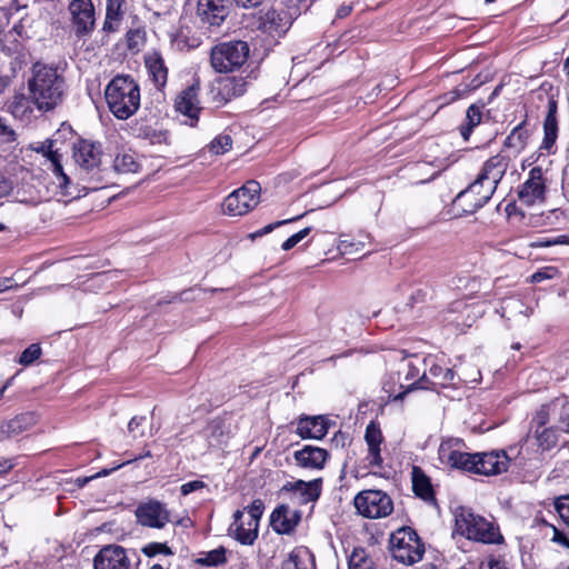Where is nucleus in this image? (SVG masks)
Here are the masks:
<instances>
[{"label": "nucleus", "instance_id": "obj_57", "mask_svg": "<svg viewBox=\"0 0 569 569\" xmlns=\"http://www.w3.org/2000/svg\"><path fill=\"white\" fill-rule=\"evenodd\" d=\"M281 569H301L298 555L291 553L289 558L282 562Z\"/></svg>", "mask_w": 569, "mask_h": 569}, {"label": "nucleus", "instance_id": "obj_41", "mask_svg": "<svg viewBox=\"0 0 569 569\" xmlns=\"http://www.w3.org/2000/svg\"><path fill=\"white\" fill-rule=\"evenodd\" d=\"M146 42V31L142 28L130 29L127 32V44L131 51L138 52Z\"/></svg>", "mask_w": 569, "mask_h": 569}, {"label": "nucleus", "instance_id": "obj_4", "mask_svg": "<svg viewBox=\"0 0 569 569\" xmlns=\"http://www.w3.org/2000/svg\"><path fill=\"white\" fill-rule=\"evenodd\" d=\"M453 532L469 540L486 545L503 542V537L497 525L465 507H459L455 511Z\"/></svg>", "mask_w": 569, "mask_h": 569}, {"label": "nucleus", "instance_id": "obj_30", "mask_svg": "<svg viewBox=\"0 0 569 569\" xmlns=\"http://www.w3.org/2000/svg\"><path fill=\"white\" fill-rule=\"evenodd\" d=\"M124 0H106V19L103 29L114 31L124 14Z\"/></svg>", "mask_w": 569, "mask_h": 569}, {"label": "nucleus", "instance_id": "obj_53", "mask_svg": "<svg viewBox=\"0 0 569 569\" xmlns=\"http://www.w3.org/2000/svg\"><path fill=\"white\" fill-rule=\"evenodd\" d=\"M0 140L2 142H7V143L16 140L14 131L3 122L1 117H0Z\"/></svg>", "mask_w": 569, "mask_h": 569}, {"label": "nucleus", "instance_id": "obj_42", "mask_svg": "<svg viewBox=\"0 0 569 569\" xmlns=\"http://www.w3.org/2000/svg\"><path fill=\"white\" fill-rule=\"evenodd\" d=\"M429 375L438 380L436 383L441 386L450 385L455 378V372L452 369L442 368L438 365H433L430 367Z\"/></svg>", "mask_w": 569, "mask_h": 569}, {"label": "nucleus", "instance_id": "obj_26", "mask_svg": "<svg viewBox=\"0 0 569 569\" xmlns=\"http://www.w3.org/2000/svg\"><path fill=\"white\" fill-rule=\"evenodd\" d=\"M204 433L211 447H221L231 438V423L226 419L216 418L208 423Z\"/></svg>", "mask_w": 569, "mask_h": 569}, {"label": "nucleus", "instance_id": "obj_18", "mask_svg": "<svg viewBox=\"0 0 569 569\" xmlns=\"http://www.w3.org/2000/svg\"><path fill=\"white\" fill-rule=\"evenodd\" d=\"M130 566L127 550L118 545L104 546L93 559L94 569H129Z\"/></svg>", "mask_w": 569, "mask_h": 569}, {"label": "nucleus", "instance_id": "obj_44", "mask_svg": "<svg viewBox=\"0 0 569 569\" xmlns=\"http://www.w3.org/2000/svg\"><path fill=\"white\" fill-rule=\"evenodd\" d=\"M42 353L41 347L38 343L30 345L22 351L18 362L24 367L31 366L36 360L40 358Z\"/></svg>", "mask_w": 569, "mask_h": 569}, {"label": "nucleus", "instance_id": "obj_22", "mask_svg": "<svg viewBox=\"0 0 569 569\" xmlns=\"http://www.w3.org/2000/svg\"><path fill=\"white\" fill-rule=\"evenodd\" d=\"M329 429V420L323 416L300 417L296 433L302 439H322Z\"/></svg>", "mask_w": 569, "mask_h": 569}, {"label": "nucleus", "instance_id": "obj_43", "mask_svg": "<svg viewBox=\"0 0 569 569\" xmlns=\"http://www.w3.org/2000/svg\"><path fill=\"white\" fill-rule=\"evenodd\" d=\"M232 147V139L229 134L217 136L208 146L209 151L213 154H223Z\"/></svg>", "mask_w": 569, "mask_h": 569}, {"label": "nucleus", "instance_id": "obj_25", "mask_svg": "<svg viewBox=\"0 0 569 569\" xmlns=\"http://www.w3.org/2000/svg\"><path fill=\"white\" fill-rule=\"evenodd\" d=\"M365 440L368 446L367 460L369 461V465L375 467H381L382 457L380 446L382 443L383 437L378 425L371 421L367 426Z\"/></svg>", "mask_w": 569, "mask_h": 569}, {"label": "nucleus", "instance_id": "obj_51", "mask_svg": "<svg viewBox=\"0 0 569 569\" xmlns=\"http://www.w3.org/2000/svg\"><path fill=\"white\" fill-rule=\"evenodd\" d=\"M557 273V269L553 267H546L543 269H540L531 274L530 282L531 283H539L543 280L551 279Z\"/></svg>", "mask_w": 569, "mask_h": 569}, {"label": "nucleus", "instance_id": "obj_21", "mask_svg": "<svg viewBox=\"0 0 569 569\" xmlns=\"http://www.w3.org/2000/svg\"><path fill=\"white\" fill-rule=\"evenodd\" d=\"M229 535L242 545H252L258 537V525L250 522L244 511L237 510L229 526Z\"/></svg>", "mask_w": 569, "mask_h": 569}, {"label": "nucleus", "instance_id": "obj_14", "mask_svg": "<svg viewBox=\"0 0 569 569\" xmlns=\"http://www.w3.org/2000/svg\"><path fill=\"white\" fill-rule=\"evenodd\" d=\"M280 493L298 505L313 502L321 493V479L288 481L281 487Z\"/></svg>", "mask_w": 569, "mask_h": 569}, {"label": "nucleus", "instance_id": "obj_16", "mask_svg": "<svg viewBox=\"0 0 569 569\" xmlns=\"http://www.w3.org/2000/svg\"><path fill=\"white\" fill-rule=\"evenodd\" d=\"M199 82H194L184 90H182L176 98V110L182 116L187 117L186 123L194 127L199 119L201 111L199 100Z\"/></svg>", "mask_w": 569, "mask_h": 569}, {"label": "nucleus", "instance_id": "obj_60", "mask_svg": "<svg viewBox=\"0 0 569 569\" xmlns=\"http://www.w3.org/2000/svg\"><path fill=\"white\" fill-rule=\"evenodd\" d=\"M13 78H14V74L0 76V96L7 91V89L10 87Z\"/></svg>", "mask_w": 569, "mask_h": 569}, {"label": "nucleus", "instance_id": "obj_34", "mask_svg": "<svg viewBox=\"0 0 569 569\" xmlns=\"http://www.w3.org/2000/svg\"><path fill=\"white\" fill-rule=\"evenodd\" d=\"M33 422V417L30 413L17 416L16 418L2 423L0 426V433L6 437H13L24 431Z\"/></svg>", "mask_w": 569, "mask_h": 569}, {"label": "nucleus", "instance_id": "obj_36", "mask_svg": "<svg viewBox=\"0 0 569 569\" xmlns=\"http://www.w3.org/2000/svg\"><path fill=\"white\" fill-rule=\"evenodd\" d=\"M529 138L528 130L525 129L523 124L517 126L510 134L507 137L505 144L508 148L513 149L516 152H521L526 146Z\"/></svg>", "mask_w": 569, "mask_h": 569}, {"label": "nucleus", "instance_id": "obj_35", "mask_svg": "<svg viewBox=\"0 0 569 569\" xmlns=\"http://www.w3.org/2000/svg\"><path fill=\"white\" fill-rule=\"evenodd\" d=\"M113 168L119 173H136L140 169V163L132 151H120L113 160Z\"/></svg>", "mask_w": 569, "mask_h": 569}, {"label": "nucleus", "instance_id": "obj_1", "mask_svg": "<svg viewBox=\"0 0 569 569\" xmlns=\"http://www.w3.org/2000/svg\"><path fill=\"white\" fill-rule=\"evenodd\" d=\"M509 168V158L501 153L492 156L482 166L477 178L456 199L455 204L465 213H473L493 196L499 182Z\"/></svg>", "mask_w": 569, "mask_h": 569}, {"label": "nucleus", "instance_id": "obj_64", "mask_svg": "<svg viewBox=\"0 0 569 569\" xmlns=\"http://www.w3.org/2000/svg\"><path fill=\"white\" fill-rule=\"evenodd\" d=\"M561 425L565 431L569 432V408L561 416Z\"/></svg>", "mask_w": 569, "mask_h": 569}, {"label": "nucleus", "instance_id": "obj_2", "mask_svg": "<svg viewBox=\"0 0 569 569\" xmlns=\"http://www.w3.org/2000/svg\"><path fill=\"white\" fill-rule=\"evenodd\" d=\"M64 89V79L57 68L40 62L33 64L28 90L38 110L56 108L62 101Z\"/></svg>", "mask_w": 569, "mask_h": 569}, {"label": "nucleus", "instance_id": "obj_37", "mask_svg": "<svg viewBox=\"0 0 569 569\" xmlns=\"http://www.w3.org/2000/svg\"><path fill=\"white\" fill-rule=\"evenodd\" d=\"M528 308L525 307L521 299L516 297L507 298L502 301L500 307L501 317H506L508 319L516 317L517 315H525L528 317L529 315L526 312Z\"/></svg>", "mask_w": 569, "mask_h": 569}, {"label": "nucleus", "instance_id": "obj_59", "mask_svg": "<svg viewBox=\"0 0 569 569\" xmlns=\"http://www.w3.org/2000/svg\"><path fill=\"white\" fill-rule=\"evenodd\" d=\"M12 190V183L4 177L0 176V197H4Z\"/></svg>", "mask_w": 569, "mask_h": 569}, {"label": "nucleus", "instance_id": "obj_9", "mask_svg": "<svg viewBox=\"0 0 569 569\" xmlns=\"http://www.w3.org/2000/svg\"><path fill=\"white\" fill-rule=\"evenodd\" d=\"M472 453L467 451V445L460 438L442 439L438 449V457L442 465L469 473Z\"/></svg>", "mask_w": 569, "mask_h": 569}, {"label": "nucleus", "instance_id": "obj_7", "mask_svg": "<svg viewBox=\"0 0 569 569\" xmlns=\"http://www.w3.org/2000/svg\"><path fill=\"white\" fill-rule=\"evenodd\" d=\"M261 187L259 182L250 180L239 189L232 191L226 197L222 203V210L231 217H240L250 212L260 199Z\"/></svg>", "mask_w": 569, "mask_h": 569}, {"label": "nucleus", "instance_id": "obj_33", "mask_svg": "<svg viewBox=\"0 0 569 569\" xmlns=\"http://www.w3.org/2000/svg\"><path fill=\"white\" fill-rule=\"evenodd\" d=\"M413 492L423 500L433 498V490L429 478L419 467H413L411 472Z\"/></svg>", "mask_w": 569, "mask_h": 569}, {"label": "nucleus", "instance_id": "obj_58", "mask_svg": "<svg viewBox=\"0 0 569 569\" xmlns=\"http://www.w3.org/2000/svg\"><path fill=\"white\" fill-rule=\"evenodd\" d=\"M552 529V532H553V536L551 538L552 541L555 542H558L562 546H566V547H569V540L568 538L560 531L558 530L556 527H551Z\"/></svg>", "mask_w": 569, "mask_h": 569}, {"label": "nucleus", "instance_id": "obj_24", "mask_svg": "<svg viewBox=\"0 0 569 569\" xmlns=\"http://www.w3.org/2000/svg\"><path fill=\"white\" fill-rule=\"evenodd\" d=\"M300 518L298 510L282 505L273 510L270 521L277 532L289 533L298 526Z\"/></svg>", "mask_w": 569, "mask_h": 569}, {"label": "nucleus", "instance_id": "obj_39", "mask_svg": "<svg viewBox=\"0 0 569 569\" xmlns=\"http://www.w3.org/2000/svg\"><path fill=\"white\" fill-rule=\"evenodd\" d=\"M535 438L539 448L545 450H550L557 445V431L553 428L546 427L541 428L537 427L535 431Z\"/></svg>", "mask_w": 569, "mask_h": 569}, {"label": "nucleus", "instance_id": "obj_15", "mask_svg": "<svg viewBox=\"0 0 569 569\" xmlns=\"http://www.w3.org/2000/svg\"><path fill=\"white\" fill-rule=\"evenodd\" d=\"M546 180L540 167H535L529 171L528 179L522 183L518 198L525 206H533L545 200Z\"/></svg>", "mask_w": 569, "mask_h": 569}, {"label": "nucleus", "instance_id": "obj_45", "mask_svg": "<svg viewBox=\"0 0 569 569\" xmlns=\"http://www.w3.org/2000/svg\"><path fill=\"white\" fill-rule=\"evenodd\" d=\"M226 561V550L218 548L206 553L204 558L200 559V562L206 566H218Z\"/></svg>", "mask_w": 569, "mask_h": 569}, {"label": "nucleus", "instance_id": "obj_52", "mask_svg": "<svg viewBox=\"0 0 569 569\" xmlns=\"http://www.w3.org/2000/svg\"><path fill=\"white\" fill-rule=\"evenodd\" d=\"M292 221H296V219H286V220L269 223V224L264 226L263 228L257 230L256 232L251 233L250 237L252 239H256V238L266 236V234L270 233L271 231H273L276 228L283 226L286 223L292 222Z\"/></svg>", "mask_w": 569, "mask_h": 569}, {"label": "nucleus", "instance_id": "obj_19", "mask_svg": "<svg viewBox=\"0 0 569 569\" xmlns=\"http://www.w3.org/2000/svg\"><path fill=\"white\" fill-rule=\"evenodd\" d=\"M101 147L88 140H80L73 147L76 162L87 172L97 169L101 163Z\"/></svg>", "mask_w": 569, "mask_h": 569}, {"label": "nucleus", "instance_id": "obj_12", "mask_svg": "<svg viewBox=\"0 0 569 569\" xmlns=\"http://www.w3.org/2000/svg\"><path fill=\"white\" fill-rule=\"evenodd\" d=\"M52 140H46L32 147V150H34L38 153H41L43 157L47 158L49 162L48 169L51 170L58 187L61 189V193L63 196H70L76 198L77 196H73L72 191L70 190V179L63 171L61 164V154L58 152V150H52Z\"/></svg>", "mask_w": 569, "mask_h": 569}, {"label": "nucleus", "instance_id": "obj_23", "mask_svg": "<svg viewBox=\"0 0 569 569\" xmlns=\"http://www.w3.org/2000/svg\"><path fill=\"white\" fill-rule=\"evenodd\" d=\"M328 457L327 450L313 446H305L293 453L297 465L305 469H322Z\"/></svg>", "mask_w": 569, "mask_h": 569}, {"label": "nucleus", "instance_id": "obj_17", "mask_svg": "<svg viewBox=\"0 0 569 569\" xmlns=\"http://www.w3.org/2000/svg\"><path fill=\"white\" fill-rule=\"evenodd\" d=\"M69 11L77 36L89 34L96 24L92 0H71Z\"/></svg>", "mask_w": 569, "mask_h": 569}, {"label": "nucleus", "instance_id": "obj_28", "mask_svg": "<svg viewBox=\"0 0 569 569\" xmlns=\"http://www.w3.org/2000/svg\"><path fill=\"white\" fill-rule=\"evenodd\" d=\"M557 103L555 100L548 102V113L543 121V140L541 148L551 151L558 138Z\"/></svg>", "mask_w": 569, "mask_h": 569}, {"label": "nucleus", "instance_id": "obj_5", "mask_svg": "<svg viewBox=\"0 0 569 569\" xmlns=\"http://www.w3.org/2000/svg\"><path fill=\"white\" fill-rule=\"evenodd\" d=\"M249 51L248 43L241 40L217 43L210 52L211 67L217 72H232L243 66L249 57Z\"/></svg>", "mask_w": 569, "mask_h": 569}, {"label": "nucleus", "instance_id": "obj_29", "mask_svg": "<svg viewBox=\"0 0 569 569\" xmlns=\"http://www.w3.org/2000/svg\"><path fill=\"white\" fill-rule=\"evenodd\" d=\"M370 234L365 232H360L356 238H350L349 234L341 233L337 248L341 254H357L370 243Z\"/></svg>", "mask_w": 569, "mask_h": 569}, {"label": "nucleus", "instance_id": "obj_61", "mask_svg": "<svg viewBox=\"0 0 569 569\" xmlns=\"http://www.w3.org/2000/svg\"><path fill=\"white\" fill-rule=\"evenodd\" d=\"M239 6L243 8H254L258 7L262 0H234Z\"/></svg>", "mask_w": 569, "mask_h": 569}, {"label": "nucleus", "instance_id": "obj_47", "mask_svg": "<svg viewBox=\"0 0 569 569\" xmlns=\"http://www.w3.org/2000/svg\"><path fill=\"white\" fill-rule=\"evenodd\" d=\"M555 508L562 521L569 527V496H562L556 499Z\"/></svg>", "mask_w": 569, "mask_h": 569}, {"label": "nucleus", "instance_id": "obj_49", "mask_svg": "<svg viewBox=\"0 0 569 569\" xmlns=\"http://www.w3.org/2000/svg\"><path fill=\"white\" fill-rule=\"evenodd\" d=\"M143 553L148 557H153L160 553L169 556L172 555V551L166 543L152 542L143 548Z\"/></svg>", "mask_w": 569, "mask_h": 569}, {"label": "nucleus", "instance_id": "obj_3", "mask_svg": "<svg viewBox=\"0 0 569 569\" xmlns=\"http://www.w3.org/2000/svg\"><path fill=\"white\" fill-rule=\"evenodd\" d=\"M104 97L110 112L120 120L129 119L140 107V88L130 76H116L106 87Z\"/></svg>", "mask_w": 569, "mask_h": 569}, {"label": "nucleus", "instance_id": "obj_38", "mask_svg": "<svg viewBox=\"0 0 569 569\" xmlns=\"http://www.w3.org/2000/svg\"><path fill=\"white\" fill-rule=\"evenodd\" d=\"M481 108L476 104H471L467 110L466 124L461 126L460 128V133L463 140L469 139L472 129L481 122Z\"/></svg>", "mask_w": 569, "mask_h": 569}, {"label": "nucleus", "instance_id": "obj_62", "mask_svg": "<svg viewBox=\"0 0 569 569\" xmlns=\"http://www.w3.org/2000/svg\"><path fill=\"white\" fill-rule=\"evenodd\" d=\"M12 288V279L0 278V293Z\"/></svg>", "mask_w": 569, "mask_h": 569}, {"label": "nucleus", "instance_id": "obj_63", "mask_svg": "<svg viewBox=\"0 0 569 569\" xmlns=\"http://www.w3.org/2000/svg\"><path fill=\"white\" fill-rule=\"evenodd\" d=\"M535 421L537 422V427H540V429L546 428V426H545L547 422L546 413L542 410L540 412H538L535 418Z\"/></svg>", "mask_w": 569, "mask_h": 569}, {"label": "nucleus", "instance_id": "obj_8", "mask_svg": "<svg viewBox=\"0 0 569 569\" xmlns=\"http://www.w3.org/2000/svg\"><path fill=\"white\" fill-rule=\"evenodd\" d=\"M359 515L369 519L389 516L393 510L392 499L382 490H363L353 499Z\"/></svg>", "mask_w": 569, "mask_h": 569}, {"label": "nucleus", "instance_id": "obj_56", "mask_svg": "<svg viewBox=\"0 0 569 569\" xmlns=\"http://www.w3.org/2000/svg\"><path fill=\"white\" fill-rule=\"evenodd\" d=\"M480 569H509L501 559L489 558L487 563H481Z\"/></svg>", "mask_w": 569, "mask_h": 569}, {"label": "nucleus", "instance_id": "obj_20", "mask_svg": "<svg viewBox=\"0 0 569 569\" xmlns=\"http://www.w3.org/2000/svg\"><path fill=\"white\" fill-rule=\"evenodd\" d=\"M197 14L203 23L219 27L229 14L228 0H198Z\"/></svg>", "mask_w": 569, "mask_h": 569}, {"label": "nucleus", "instance_id": "obj_46", "mask_svg": "<svg viewBox=\"0 0 569 569\" xmlns=\"http://www.w3.org/2000/svg\"><path fill=\"white\" fill-rule=\"evenodd\" d=\"M264 505L262 500L256 499L247 508V519L250 522L257 523L259 526V520L263 513Z\"/></svg>", "mask_w": 569, "mask_h": 569}, {"label": "nucleus", "instance_id": "obj_6", "mask_svg": "<svg viewBox=\"0 0 569 569\" xmlns=\"http://www.w3.org/2000/svg\"><path fill=\"white\" fill-rule=\"evenodd\" d=\"M390 550L397 561L409 566L422 559L425 546L415 530L402 527L391 535Z\"/></svg>", "mask_w": 569, "mask_h": 569}, {"label": "nucleus", "instance_id": "obj_32", "mask_svg": "<svg viewBox=\"0 0 569 569\" xmlns=\"http://www.w3.org/2000/svg\"><path fill=\"white\" fill-rule=\"evenodd\" d=\"M32 104L34 103L30 93L29 96H26L24 93H16L9 104V110L14 118L24 120L30 118L32 114Z\"/></svg>", "mask_w": 569, "mask_h": 569}, {"label": "nucleus", "instance_id": "obj_40", "mask_svg": "<svg viewBox=\"0 0 569 569\" xmlns=\"http://www.w3.org/2000/svg\"><path fill=\"white\" fill-rule=\"evenodd\" d=\"M349 569H378L363 549H355L349 559Z\"/></svg>", "mask_w": 569, "mask_h": 569}, {"label": "nucleus", "instance_id": "obj_54", "mask_svg": "<svg viewBox=\"0 0 569 569\" xmlns=\"http://www.w3.org/2000/svg\"><path fill=\"white\" fill-rule=\"evenodd\" d=\"M204 482L200 480H193L186 482L181 486L180 490L183 496H188L189 493L202 489L204 487Z\"/></svg>", "mask_w": 569, "mask_h": 569}, {"label": "nucleus", "instance_id": "obj_10", "mask_svg": "<svg viewBox=\"0 0 569 569\" xmlns=\"http://www.w3.org/2000/svg\"><path fill=\"white\" fill-rule=\"evenodd\" d=\"M511 458L505 450H492L472 453L470 473L496 476L506 472Z\"/></svg>", "mask_w": 569, "mask_h": 569}, {"label": "nucleus", "instance_id": "obj_11", "mask_svg": "<svg viewBox=\"0 0 569 569\" xmlns=\"http://www.w3.org/2000/svg\"><path fill=\"white\" fill-rule=\"evenodd\" d=\"M134 513L138 523L148 528L162 529L171 521L167 506L156 499L141 502Z\"/></svg>", "mask_w": 569, "mask_h": 569}, {"label": "nucleus", "instance_id": "obj_31", "mask_svg": "<svg viewBox=\"0 0 569 569\" xmlns=\"http://www.w3.org/2000/svg\"><path fill=\"white\" fill-rule=\"evenodd\" d=\"M260 28L270 36H280L287 30V22L276 10L267 11L260 19Z\"/></svg>", "mask_w": 569, "mask_h": 569}, {"label": "nucleus", "instance_id": "obj_13", "mask_svg": "<svg viewBox=\"0 0 569 569\" xmlns=\"http://www.w3.org/2000/svg\"><path fill=\"white\" fill-rule=\"evenodd\" d=\"M247 82L241 77H220L210 88V97L219 106L226 104L246 92Z\"/></svg>", "mask_w": 569, "mask_h": 569}, {"label": "nucleus", "instance_id": "obj_55", "mask_svg": "<svg viewBox=\"0 0 569 569\" xmlns=\"http://www.w3.org/2000/svg\"><path fill=\"white\" fill-rule=\"evenodd\" d=\"M546 218L549 226H558L565 221V213L563 211L556 209L550 211Z\"/></svg>", "mask_w": 569, "mask_h": 569}, {"label": "nucleus", "instance_id": "obj_48", "mask_svg": "<svg viewBox=\"0 0 569 569\" xmlns=\"http://www.w3.org/2000/svg\"><path fill=\"white\" fill-rule=\"evenodd\" d=\"M311 232V228L307 227L301 229L299 232L289 237L281 246L284 251L292 249L297 246L301 240H303Z\"/></svg>", "mask_w": 569, "mask_h": 569}, {"label": "nucleus", "instance_id": "obj_27", "mask_svg": "<svg viewBox=\"0 0 569 569\" xmlns=\"http://www.w3.org/2000/svg\"><path fill=\"white\" fill-rule=\"evenodd\" d=\"M144 63L154 86L162 89L168 80V69L161 54L157 51L149 52L144 58Z\"/></svg>", "mask_w": 569, "mask_h": 569}, {"label": "nucleus", "instance_id": "obj_50", "mask_svg": "<svg viewBox=\"0 0 569 569\" xmlns=\"http://www.w3.org/2000/svg\"><path fill=\"white\" fill-rule=\"evenodd\" d=\"M146 418L142 416H134L128 423V431L133 438H141L144 436L143 429H141L142 423Z\"/></svg>", "mask_w": 569, "mask_h": 569}]
</instances>
